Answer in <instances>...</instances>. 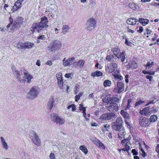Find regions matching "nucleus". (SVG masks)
I'll list each match as a JSON object with an SVG mask.
<instances>
[{
	"mask_svg": "<svg viewBox=\"0 0 159 159\" xmlns=\"http://www.w3.org/2000/svg\"><path fill=\"white\" fill-rule=\"evenodd\" d=\"M104 103L110 104L107 107V109L111 112H115L119 110V106L117 104L119 102V99L117 97L106 96L102 99Z\"/></svg>",
	"mask_w": 159,
	"mask_h": 159,
	"instance_id": "obj_1",
	"label": "nucleus"
},
{
	"mask_svg": "<svg viewBox=\"0 0 159 159\" xmlns=\"http://www.w3.org/2000/svg\"><path fill=\"white\" fill-rule=\"evenodd\" d=\"M34 46V44L29 41L24 43L19 42L16 44V47L19 49H25L26 48H31Z\"/></svg>",
	"mask_w": 159,
	"mask_h": 159,
	"instance_id": "obj_2",
	"label": "nucleus"
},
{
	"mask_svg": "<svg viewBox=\"0 0 159 159\" xmlns=\"http://www.w3.org/2000/svg\"><path fill=\"white\" fill-rule=\"evenodd\" d=\"M111 51L115 56L117 58H120L122 62H124L125 59V52L121 53L120 49L118 48H114L112 49Z\"/></svg>",
	"mask_w": 159,
	"mask_h": 159,
	"instance_id": "obj_3",
	"label": "nucleus"
},
{
	"mask_svg": "<svg viewBox=\"0 0 159 159\" xmlns=\"http://www.w3.org/2000/svg\"><path fill=\"white\" fill-rule=\"evenodd\" d=\"M139 123L141 127L144 128L149 127L151 125L148 117H140L139 119Z\"/></svg>",
	"mask_w": 159,
	"mask_h": 159,
	"instance_id": "obj_4",
	"label": "nucleus"
},
{
	"mask_svg": "<svg viewBox=\"0 0 159 159\" xmlns=\"http://www.w3.org/2000/svg\"><path fill=\"white\" fill-rule=\"evenodd\" d=\"M29 135L32 141L35 145L37 146H39L41 145L40 140L36 133L32 131Z\"/></svg>",
	"mask_w": 159,
	"mask_h": 159,
	"instance_id": "obj_5",
	"label": "nucleus"
},
{
	"mask_svg": "<svg viewBox=\"0 0 159 159\" xmlns=\"http://www.w3.org/2000/svg\"><path fill=\"white\" fill-rule=\"evenodd\" d=\"M123 123L122 119L121 117H118L112 126V128L116 131H118L122 129V124Z\"/></svg>",
	"mask_w": 159,
	"mask_h": 159,
	"instance_id": "obj_6",
	"label": "nucleus"
},
{
	"mask_svg": "<svg viewBox=\"0 0 159 159\" xmlns=\"http://www.w3.org/2000/svg\"><path fill=\"white\" fill-rule=\"evenodd\" d=\"M157 112L156 109L154 107L151 108L147 107L143 109L142 110L140 111V113L142 114L148 116L151 115L152 113H155Z\"/></svg>",
	"mask_w": 159,
	"mask_h": 159,
	"instance_id": "obj_7",
	"label": "nucleus"
},
{
	"mask_svg": "<svg viewBox=\"0 0 159 159\" xmlns=\"http://www.w3.org/2000/svg\"><path fill=\"white\" fill-rule=\"evenodd\" d=\"M61 46V42L58 40H55L52 42V45L50 47H48V48L51 51H55L58 49L60 48Z\"/></svg>",
	"mask_w": 159,
	"mask_h": 159,
	"instance_id": "obj_8",
	"label": "nucleus"
},
{
	"mask_svg": "<svg viewBox=\"0 0 159 159\" xmlns=\"http://www.w3.org/2000/svg\"><path fill=\"white\" fill-rule=\"evenodd\" d=\"M51 119L52 121L54 122H56L57 124H58L59 125H62L65 122L64 119L61 118L58 116L55 115H52L51 116Z\"/></svg>",
	"mask_w": 159,
	"mask_h": 159,
	"instance_id": "obj_9",
	"label": "nucleus"
},
{
	"mask_svg": "<svg viewBox=\"0 0 159 159\" xmlns=\"http://www.w3.org/2000/svg\"><path fill=\"white\" fill-rule=\"evenodd\" d=\"M115 114L111 112L103 114L100 117V119L103 120H111L115 117Z\"/></svg>",
	"mask_w": 159,
	"mask_h": 159,
	"instance_id": "obj_10",
	"label": "nucleus"
},
{
	"mask_svg": "<svg viewBox=\"0 0 159 159\" xmlns=\"http://www.w3.org/2000/svg\"><path fill=\"white\" fill-rule=\"evenodd\" d=\"M124 83L122 82L118 81L117 83V87L114 89V91L116 93H120L124 90Z\"/></svg>",
	"mask_w": 159,
	"mask_h": 159,
	"instance_id": "obj_11",
	"label": "nucleus"
},
{
	"mask_svg": "<svg viewBox=\"0 0 159 159\" xmlns=\"http://www.w3.org/2000/svg\"><path fill=\"white\" fill-rule=\"evenodd\" d=\"M117 64L116 63H111L106 68V70L109 73L114 72L117 68Z\"/></svg>",
	"mask_w": 159,
	"mask_h": 159,
	"instance_id": "obj_12",
	"label": "nucleus"
},
{
	"mask_svg": "<svg viewBox=\"0 0 159 159\" xmlns=\"http://www.w3.org/2000/svg\"><path fill=\"white\" fill-rule=\"evenodd\" d=\"M42 28L38 23H33L30 28V31L32 33L36 31L38 33L40 32L42 30Z\"/></svg>",
	"mask_w": 159,
	"mask_h": 159,
	"instance_id": "obj_13",
	"label": "nucleus"
},
{
	"mask_svg": "<svg viewBox=\"0 0 159 159\" xmlns=\"http://www.w3.org/2000/svg\"><path fill=\"white\" fill-rule=\"evenodd\" d=\"M155 71L150 70V71L143 70L142 73L145 75L148 74L146 75V78L147 79H148L150 82L152 81L153 77L151 75H154L155 73Z\"/></svg>",
	"mask_w": 159,
	"mask_h": 159,
	"instance_id": "obj_14",
	"label": "nucleus"
},
{
	"mask_svg": "<svg viewBox=\"0 0 159 159\" xmlns=\"http://www.w3.org/2000/svg\"><path fill=\"white\" fill-rule=\"evenodd\" d=\"M92 140L93 143L95 144L99 148H100L102 150L105 149V147L104 145L100 140L96 138H95L93 139Z\"/></svg>",
	"mask_w": 159,
	"mask_h": 159,
	"instance_id": "obj_15",
	"label": "nucleus"
},
{
	"mask_svg": "<svg viewBox=\"0 0 159 159\" xmlns=\"http://www.w3.org/2000/svg\"><path fill=\"white\" fill-rule=\"evenodd\" d=\"M28 95V97L30 98L33 99L37 97L38 95V92L36 89L33 87L30 89L29 94Z\"/></svg>",
	"mask_w": 159,
	"mask_h": 159,
	"instance_id": "obj_16",
	"label": "nucleus"
},
{
	"mask_svg": "<svg viewBox=\"0 0 159 159\" xmlns=\"http://www.w3.org/2000/svg\"><path fill=\"white\" fill-rule=\"evenodd\" d=\"M48 20L47 18L45 16L41 18V21L39 23L42 29L47 27Z\"/></svg>",
	"mask_w": 159,
	"mask_h": 159,
	"instance_id": "obj_17",
	"label": "nucleus"
},
{
	"mask_svg": "<svg viewBox=\"0 0 159 159\" xmlns=\"http://www.w3.org/2000/svg\"><path fill=\"white\" fill-rule=\"evenodd\" d=\"M24 0H17L14 3L12 11H15L20 9L22 6V3Z\"/></svg>",
	"mask_w": 159,
	"mask_h": 159,
	"instance_id": "obj_18",
	"label": "nucleus"
},
{
	"mask_svg": "<svg viewBox=\"0 0 159 159\" xmlns=\"http://www.w3.org/2000/svg\"><path fill=\"white\" fill-rule=\"evenodd\" d=\"M23 22V19L22 17H18L14 21L13 25V26L15 27H20L22 24Z\"/></svg>",
	"mask_w": 159,
	"mask_h": 159,
	"instance_id": "obj_19",
	"label": "nucleus"
},
{
	"mask_svg": "<svg viewBox=\"0 0 159 159\" xmlns=\"http://www.w3.org/2000/svg\"><path fill=\"white\" fill-rule=\"evenodd\" d=\"M11 69L13 73H16L17 75V78L18 80V81L20 83H23L25 81V79L24 78L23 79H21L20 76L19 72L17 70H16L15 67L14 66H13L11 67Z\"/></svg>",
	"mask_w": 159,
	"mask_h": 159,
	"instance_id": "obj_20",
	"label": "nucleus"
},
{
	"mask_svg": "<svg viewBox=\"0 0 159 159\" xmlns=\"http://www.w3.org/2000/svg\"><path fill=\"white\" fill-rule=\"evenodd\" d=\"M74 60V57L69 58L67 60H66V58H64L63 60V65L65 67L70 66L71 64H72Z\"/></svg>",
	"mask_w": 159,
	"mask_h": 159,
	"instance_id": "obj_21",
	"label": "nucleus"
},
{
	"mask_svg": "<svg viewBox=\"0 0 159 159\" xmlns=\"http://www.w3.org/2000/svg\"><path fill=\"white\" fill-rule=\"evenodd\" d=\"M88 21L89 22V26L88 28V29L92 27H93V28H95L96 24V22L94 19L93 18H89Z\"/></svg>",
	"mask_w": 159,
	"mask_h": 159,
	"instance_id": "obj_22",
	"label": "nucleus"
},
{
	"mask_svg": "<svg viewBox=\"0 0 159 159\" xmlns=\"http://www.w3.org/2000/svg\"><path fill=\"white\" fill-rule=\"evenodd\" d=\"M137 101L134 104L135 108L139 107L140 106L145 102V101L141 100V98H137Z\"/></svg>",
	"mask_w": 159,
	"mask_h": 159,
	"instance_id": "obj_23",
	"label": "nucleus"
},
{
	"mask_svg": "<svg viewBox=\"0 0 159 159\" xmlns=\"http://www.w3.org/2000/svg\"><path fill=\"white\" fill-rule=\"evenodd\" d=\"M137 20L136 19L134 18H130L127 19L126 20V23L129 25H134L136 24Z\"/></svg>",
	"mask_w": 159,
	"mask_h": 159,
	"instance_id": "obj_24",
	"label": "nucleus"
},
{
	"mask_svg": "<svg viewBox=\"0 0 159 159\" xmlns=\"http://www.w3.org/2000/svg\"><path fill=\"white\" fill-rule=\"evenodd\" d=\"M116 58L112 54L107 55L106 57L107 60L109 61H116Z\"/></svg>",
	"mask_w": 159,
	"mask_h": 159,
	"instance_id": "obj_25",
	"label": "nucleus"
},
{
	"mask_svg": "<svg viewBox=\"0 0 159 159\" xmlns=\"http://www.w3.org/2000/svg\"><path fill=\"white\" fill-rule=\"evenodd\" d=\"M120 114L124 117L125 120L129 119L130 118L129 114L123 110H121L120 112Z\"/></svg>",
	"mask_w": 159,
	"mask_h": 159,
	"instance_id": "obj_26",
	"label": "nucleus"
},
{
	"mask_svg": "<svg viewBox=\"0 0 159 159\" xmlns=\"http://www.w3.org/2000/svg\"><path fill=\"white\" fill-rule=\"evenodd\" d=\"M139 21L143 26H145L149 23V20L148 19L141 18H139Z\"/></svg>",
	"mask_w": 159,
	"mask_h": 159,
	"instance_id": "obj_27",
	"label": "nucleus"
},
{
	"mask_svg": "<svg viewBox=\"0 0 159 159\" xmlns=\"http://www.w3.org/2000/svg\"><path fill=\"white\" fill-rule=\"evenodd\" d=\"M116 71H117V73H116L115 72H114L112 74V75L114 77V78L115 79H120V80H122L123 79V77L122 76L120 75L118 73H119V71H117L116 70Z\"/></svg>",
	"mask_w": 159,
	"mask_h": 159,
	"instance_id": "obj_28",
	"label": "nucleus"
},
{
	"mask_svg": "<svg viewBox=\"0 0 159 159\" xmlns=\"http://www.w3.org/2000/svg\"><path fill=\"white\" fill-rule=\"evenodd\" d=\"M128 6L134 10H136L139 7L134 2L129 3L128 4Z\"/></svg>",
	"mask_w": 159,
	"mask_h": 159,
	"instance_id": "obj_29",
	"label": "nucleus"
},
{
	"mask_svg": "<svg viewBox=\"0 0 159 159\" xmlns=\"http://www.w3.org/2000/svg\"><path fill=\"white\" fill-rule=\"evenodd\" d=\"M54 99L52 98H51L48 102V106H49V110L51 111L52 109L54 103Z\"/></svg>",
	"mask_w": 159,
	"mask_h": 159,
	"instance_id": "obj_30",
	"label": "nucleus"
},
{
	"mask_svg": "<svg viewBox=\"0 0 159 159\" xmlns=\"http://www.w3.org/2000/svg\"><path fill=\"white\" fill-rule=\"evenodd\" d=\"M24 75L26 77V79L28 80L27 82L30 83L31 79L33 78L32 75L27 72H24Z\"/></svg>",
	"mask_w": 159,
	"mask_h": 159,
	"instance_id": "obj_31",
	"label": "nucleus"
},
{
	"mask_svg": "<svg viewBox=\"0 0 159 159\" xmlns=\"http://www.w3.org/2000/svg\"><path fill=\"white\" fill-rule=\"evenodd\" d=\"M157 119V116L155 115H153L150 116L149 120L151 124L152 122H155Z\"/></svg>",
	"mask_w": 159,
	"mask_h": 159,
	"instance_id": "obj_32",
	"label": "nucleus"
},
{
	"mask_svg": "<svg viewBox=\"0 0 159 159\" xmlns=\"http://www.w3.org/2000/svg\"><path fill=\"white\" fill-rule=\"evenodd\" d=\"M152 33V31L148 29H146L144 30V32L143 34L144 36L147 38H148V35Z\"/></svg>",
	"mask_w": 159,
	"mask_h": 159,
	"instance_id": "obj_33",
	"label": "nucleus"
},
{
	"mask_svg": "<svg viewBox=\"0 0 159 159\" xmlns=\"http://www.w3.org/2000/svg\"><path fill=\"white\" fill-rule=\"evenodd\" d=\"M69 26L67 25H64L62 27V33H63V34H65L69 30Z\"/></svg>",
	"mask_w": 159,
	"mask_h": 159,
	"instance_id": "obj_34",
	"label": "nucleus"
},
{
	"mask_svg": "<svg viewBox=\"0 0 159 159\" xmlns=\"http://www.w3.org/2000/svg\"><path fill=\"white\" fill-rule=\"evenodd\" d=\"M80 150H81L85 154L88 152V150L87 148L84 145H81L79 147Z\"/></svg>",
	"mask_w": 159,
	"mask_h": 159,
	"instance_id": "obj_35",
	"label": "nucleus"
},
{
	"mask_svg": "<svg viewBox=\"0 0 159 159\" xmlns=\"http://www.w3.org/2000/svg\"><path fill=\"white\" fill-rule=\"evenodd\" d=\"M1 139L2 142V143L3 147L6 149L8 148V145L7 143L5 142L4 138L3 137H1Z\"/></svg>",
	"mask_w": 159,
	"mask_h": 159,
	"instance_id": "obj_36",
	"label": "nucleus"
},
{
	"mask_svg": "<svg viewBox=\"0 0 159 159\" xmlns=\"http://www.w3.org/2000/svg\"><path fill=\"white\" fill-rule=\"evenodd\" d=\"M122 151L125 152L126 151L129 154V151L130 150L131 148L127 144H125V146L124 148H122Z\"/></svg>",
	"mask_w": 159,
	"mask_h": 159,
	"instance_id": "obj_37",
	"label": "nucleus"
},
{
	"mask_svg": "<svg viewBox=\"0 0 159 159\" xmlns=\"http://www.w3.org/2000/svg\"><path fill=\"white\" fill-rule=\"evenodd\" d=\"M80 110L83 111L84 116L85 117V118L87 119L86 117V110L85 107H83L82 104H80Z\"/></svg>",
	"mask_w": 159,
	"mask_h": 159,
	"instance_id": "obj_38",
	"label": "nucleus"
},
{
	"mask_svg": "<svg viewBox=\"0 0 159 159\" xmlns=\"http://www.w3.org/2000/svg\"><path fill=\"white\" fill-rule=\"evenodd\" d=\"M139 149L142 152V155L143 157H145L146 156V154L143 148L142 147V146L140 143L139 144Z\"/></svg>",
	"mask_w": 159,
	"mask_h": 159,
	"instance_id": "obj_39",
	"label": "nucleus"
},
{
	"mask_svg": "<svg viewBox=\"0 0 159 159\" xmlns=\"http://www.w3.org/2000/svg\"><path fill=\"white\" fill-rule=\"evenodd\" d=\"M85 61L83 60H80L78 62V65L80 68H82L84 64Z\"/></svg>",
	"mask_w": 159,
	"mask_h": 159,
	"instance_id": "obj_40",
	"label": "nucleus"
},
{
	"mask_svg": "<svg viewBox=\"0 0 159 159\" xmlns=\"http://www.w3.org/2000/svg\"><path fill=\"white\" fill-rule=\"evenodd\" d=\"M154 64V62L153 61H152L151 63H150L149 61H148L147 64L146 65H144L145 67H146V69H147V68L148 67V69H150L151 67H152L153 65Z\"/></svg>",
	"mask_w": 159,
	"mask_h": 159,
	"instance_id": "obj_41",
	"label": "nucleus"
},
{
	"mask_svg": "<svg viewBox=\"0 0 159 159\" xmlns=\"http://www.w3.org/2000/svg\"><path fill=\"white\" fill-rule=\"evenodd\" d=\"M111 84V82L108 80H105L103 83V85L105 87H110Z\"/></svg>",
	"mask_w": 159,
	"mask_h": 159,
	"instance_id": "obj_42",
	"label": "nucleus"
},
{
	"mask_svg": "<svg viewBox=\"0 0 159 159\" xmlns=\"http://www.w3.org/2000/svg\"><path fill=\"white\" fill-rule=\"evenodd\" d=\"M56 77L57 81L62 80V74L61 72H59L56 74Z\"/></svg>",
	"mask_w": 159,
	"mask_h": 159,
	"instance_id": "obj_43",
	"label": "nucleus"
},
{
	"mask_svg": "<svg viewBox=\"0 0 159 159\" xmlns=\"http://www.w3.org/2000/svg\"><path fill=\"white\" fill-rule=\"evenodd\" d=\"M57 84L60 88L61 89H63V80L58 81Z\"/></svg>",
	"mask_w": 159,
	"mask_h": 159,
	"instance_id": "obj_44",
	"label": "nucleus"
},
{
	"mask_svg": "<svg viewBox=\"0 0 159 159\" xmlns=\"http://www.w3.org/2000/svg\"><path fill=\"white\" fill-rule=\"evenodd\" d=\"M129 140L128 139H126L122 140L121 141V143L122 145L124 144L125 145V144L128 145L129 144Z\"/></svg>",
	"mask_w": 159,
	"mask_h": 159,
	"instance_id": "obj_45",
	"label": "nucleus"
},
{
	"mask_svg": "<svg viewBox=\"0 0 159 159\" xmlns=\"http://www.w3.org/2000/svg\"><path fill=\"white\" fill-rule=\"evenodd\" d=\"M83 93H80L78 95H76L75 96V101L78 102L80 99V97L82 95Z\"/></svg>",
	"mask_w": 159,
	"mask_h": 159,
	"instance_id": "obj_46",
	"label": "nucleus"
},
{
	"mask_svg": "<svg viewBox=\"0 0 159 159\" xmlns=\"http://www.w3.org/2000/svg\"><path fill=\"white\" fill-rule=\"evenodd\" d=\"M132 102V100L131 98H129L128 99L127 101V104L126 107V109H129L131 107L130 103Z\"/></svg>",
	"mask_w": 159,
	"mask_h": 159,
	"instance_id": "obj_47",
	"label": "nucleus"
},
{
	"mask_svg": "<svg viewBox=\"0 0 159 159\" xmlns=\"http://www.w3.org/2000/svg\"><path fill=\"white\" fill-rule=\"evenodd\" d=\"M125 44L127 46H132V42L128 41L127 39L126 38L125 39Z\"/></svg>",
	"mask_w": 159,
	"mask_h": 159,
	"instance_id": "obj_48",
	"label": "nucleus"
},
{
	"mask_svg": "<svg viewBox=\"0 0 159 159\" xmlns=\"http://www.w3.org/2000/svg\"><path fill=\"white\" fill-rule=\"evenodd\" d=\"M79 85L78 84H76L75 86L74 92L75 94H77L79 91Z\"/></svg>",
	"mask_w": 159,
	"mask_h": 159,
	"instance_id": "obj_49",
	"label": "nucleus"
},
{
	"mask_svg": "<svg viewBox=\"0 0 159 159\" xmlns=\"http://www.w3.org/2000/svg\"><path fill=\"white\" fill-rule=\"evenodd\" d=\"M71 107L72 108V110L73 111H74L76 109L75 107L74 104H71V105H69L67 107V109H69Z\"/></svg>",
	"mask_w": 159,
	"mask_h": 159,
	"instance_id": "obj_50",
	"label": "nucleus"
},
{
	"mask_svg": "<svg viewBox=\"0 0 159 159\" xmlns=\"http://www.w3.org/2000/svg\"><path fill=\"white\" fill-rule=\"evenodd\" d=\"M110 128V126L109 125L107 124L104 126L103 128H102L104 131H108Z\"/></svg>",
	"mask_w": 159,
	"mask_h": 159,
	"instance_id": "obj_51",
	"label": "nucleus"
},
{
	"mask_svg": "<svg viewBox=\"0 0 159 159\" xmlns=\"http://www.w3.org/2000/svg\"><path fill=\"white\" fill-rule=\"evenodd\" d=\"M96 76L97 77L102 76L103 75L102 73L100 71H96Z\"/></svg>",
	"mask_w": 159,
	"mask_h": 159,
	"instance_id": "obj_52",
	"label": "nucleus"
},
{
	"mask_svg": "<svg viewBox=\"0 0 159 159\" xmlns=\"http://www.w3.org/2000/svg\"><path fill=\"white\" fill-rule=\"evenodd\" d=\"M118 132V134H124L125 133V130L123 128L121 129Z\"/></svg>",
	"mask_w": 159,
	"mask_h": 159,
	"instance_id": "obj_53",
	"label": "nucleus"
},
{
	"mask_svg": "<svg viewBox=\"0 0 159 159\" xmlns=\"http://www.w3.org/2000/svg\"><path fill=\"white\" fill-rule=\"evenodd\" d=\"M155 151L158 153L157 157H159V144H158L157 145Z\"/></svg>",
	"mask_w": 159,
	"mask_h": 159,
	"instance_id": "obj_54",
	"label": "nucleus"
},
{
	"mask_svg": "<svg viewBox=\"0 0 159 159\" xmlns=\"http://www.w3.org/2000/svg\"><path fill=\"white\" fill-rule=\"evenodd\" d=\"M131 152L133 154V155H138V152L136 151L135 149H133L131 151Z\"/></svg>",
	"mask_w": 159,
	"mask_h": 159,
	"instance_id": "obj_55",
	"label": "nucleus"
},
{
	"mask_svg": "<svg viewBox=\"0 0 159 159\" xmlns=\"http://www.w3.org/2000/svg\"><path fill=\"white\" fill-rule=\"evenodd\" d=\"M125 122L126 125H127V126L128 127V128H131V126L130 123L129 122H128L126 120H125Z\"/></svg>",
	"mask_w": 159,
	"mask_h": 159,
	"instance_id": "obj_56",
	"label": "nucleus"
},
{
	"mask_svg": "<svg viewBox=\"0 0 159 159\" xmlns=\"http://www.w3.org/2000/svg\"><path fill=\"white\" fill-rule=\"evenodd\" d=\"M49 157L50 159H56L55 155L53 153H50Z\"/></svg>",
	"mask_w": 159,
	"mask_h": 159,
	"instance_id": "obj_57",
	"label": "nucleus"
},
{
	"mask_svg": "<svg viewBox=\"0 0 159 159\" xmlns=\"http://www.w3.org/2000/svg\"><path fill=\"white\" fill-rule=\"evenodd\" d=\"M143 30V27L142 26L139 27V29L137 30V32L139 33H141Z\"/></svg>",
	"mask_w": 159,
	"mask_h": 159,
	"instance_id": "obj_58",
	"label": "nucleus"
},
{
	"mask_svg": "<svg viewBox=\"0 0 159 159\" xmlns=\"http://www.w3.org/2000/svg\"><path fill=\"white\" fill-rule=\"evenodd\" d=\"M127 31L129 33H133L134 32V31L130 29L129 27H127Z\"/></svg>",
	"mask_w": 159,
	"mask_h": 159,
	"instance_id": "obj_59",
	"label": "nucleus"
},
{
	"mask_svg": "<svg viewBox=\"0 0 159 159\" xmlns=\"http://www.w3.org/2000/svg\"><path fill=\"white\" fill-rule=\"evenodd\" d=\"M46 64L49 65V66H51L52 64V63L51 60H48L46 62Z\"/></svg>",
	"mask_w": 159,
	"mask_h": 159,
	"instance_id": "obj_60",
	"label": "nucleus"
},
{
	"mask_svg": "<svg viewBox=\"0 0 159 159\" xmlns=\"http://www.w3.org/2000/svg\"><path fill=\"white\" fill-rule=\"evenodd\" d=\"M125 134H118V137L119 139H121L124 137Z\"/></svg>",
	"mask_w": 159,
	"mask_h": 159,
	"instance_id": "obj_61",
	"label": "nucleus"
},
{
	"mask_svg": "<svg viewBox=\"0 0 159 159\" xmlns=\"http://www.w3.org/2000/svg\"><path fill=\"white\" fill-rule=\"evenodd\" d=\"M154 102L153 100H151L149 102H148L147 104H146V106H148L150 104H154Z\"/></svg>",
	"mask_w": 159,
	"mask_h": 159,
	"instance_id": "obj_62",
	"label": "nucleus"
},
{
	"mask_svg": "<svg viewBox=\"0 0 159 159\" xmlns=\"http://www.w3.org/2000/svg\"><path fill=\"white\" fill-rule=\"evenodd\" d=\"M44 35H42L39 36L38 39H43L44 38Z\"/></svg>",
	"mask_w": 159,
	"mask_h": 159,
	"instance_id": "obj_63",
	"label": "nucleus"
},
{
	"mask_svg": "<svg viewBox=\"0 0 159 159\" xmlns=\"http://www.w3.org/2000/svg\"><path fill=\"white\" fill-rule=\"evenodd\" d=\"M153 5L155 7H157L159 6V3L154 2Z\"/></svg>",
	"mask_w": 159,
	"mask_h": 159,
	"instance_id": "obj_64",
	"label": "nucleus"
}]
</instances>
